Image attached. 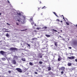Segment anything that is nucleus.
Wrapping results in <instances>:
<instances>
[{
	"label": "nucleus",
	"mask_w": 77,
	"mask_h": 77,
	"mask_svg": "<svg viewBox=\"0 0 77 77\" xmlns=\"http://www.w3.org/2000/svg\"><path fill=\"white\" fill-rule=\"evenodd\" d=\"M10 50L12 51H18V49L17 48L14 47H11L10 48Z\"/></svg>",
	"instance_id": "nucleus-1"
},
{
	"label": "nucleus",
	"mask_w": 77,
	"mask_h": 77,
	"mask_svg": "<svg viewBox=\"0 0 77 77\" xmlns=\"http://www.w3.org/2000/svg\"><path fill=\"white\" fill-rule=\"evenodd\" d=\"M16 70H17V71H18V72H23V71H22V70L21 69H20L19 68H17L16 69Z\"/></svg>",
	"instance_id": "nucleus-2"
},
{
	"label": "nucleus",
	"mask_w": 77,
	"mask_h": 77,
	"mask_svg": "<svg viewBox=\"0 0 77 77\" xmlns=\"http://www.w3.org/2000/svg\"><path fill=\"white\" fill-rule=\"evenodd\" d=\"M68 58L69 59H70V60H72V59H75V57L74 56H72L70 57H68Z\"/></svg>",
	"instance_id": "nucleus-3"
},
{
	"label": "nucleus",
	"mask_w": 77,
	"mask_h": 77,
	"mask_svg": "<svg viewBox=\"0 0 77 77\" xmlns=\"http://www.w3.org/2000/svg\"><path fill=\"white\" fill-rule=\"evenodd\" d=\"M6 52L4 51H0V53L1 54H2V55H4L5 53Z\"/></svg>",
	"instance_id": "nucleus-4"
},
{
	"label": "nucleus",
	"mask_w": 77,
	"mask_h": 77,
	"mask_svg": "<svg viewBox=\"0 0 77 77\" xmlns=\"http://www.w3.org/2000/svg\"><path fill=\"white\" fill-rule=\"evenodd\" d=\"M58 56L59 57V58H58V60L60 62V60H61V59H62V58H61V57H60V56Z\"/></svg>",
	"instance_id": "nucleus-5"
},
{
	"label": "nucleus",
	"mask_w": 77,
	"mask_h": 77,
	"mask_svg": "<svg viewBox=\"0 0 77 77\" xmlns=\"http://www.w3.org/2000/svg\"><path fill=\"white\" fill-rule=\"evenodd\" d=\"M12 63H13V64H14V65H16V63H17L16 61L15 60H12Z\"/></svg>",
	"instance_id": "nucleus-6"
},
{
	"label": "nucleus",
	"mask_w": 77,
	"mask_h": 77,
	"mask_svg": "<svg viewBox=\"0 0 77 77\" xmlns=\"http://www.w3.org/2000/svg\"><path fill=\"white\" fill-rule=\"evenodd\" d=\"M60 70L61 71H64L65 69V67H63L61 68H60Z\"/></svg>",
	"instance_id": "nucleus-7"
},
{
	"label": "nucleus",
	"mask_w": 77,
	"mask_h": 77,
	"mask_svg": "<svg viewBox=\"0 0 77 77\" xmlns=\"http://www.w3.org/2000/svg\"><path fill=\"white\" fill-rule=\"evenodd\" d=\"M54 44H55V45L57 47V45H57V42H54Z\"/></svg>",
	"instance_id": "nucleus-8"
},
{
	"label": "nucleus",
	"mask_w": 77,
	"mask_h": 77,
	"mask_svg": "<svg viewBox=\"0 0 77 77\" xmlns=\"http://www.w3.org/2000/svg\"><path fill=\"white\" fill-rule=\"evenodd\" d=\"M38 56H40V58H42V56L41 55V53H39Z\"/></svg>",
	"instance_id": "nucleus-9"
},
{
	"label": "nucleus",
	"mask_w": 77,
	"mask_h": 77,
	"mask_svg": "<svg viewBox=\"0 0 77 77\" xmlns=\"http://www.w3.org/2000/svg\"><path fill=\"white\" fill-rule=\"evenodd\" d=\"M14 59H18V57L17 56H14Z\"/></svg>",
	"instance_id": "nucleus-10"
},
{
	"label": "nucleus",
	"mask_w": 77,
	"mask_h": 77,
	"mask_svg": "<svg viewBox=\"0 0 77 77\" xmlns=\"http://www.w3.org/2000/svg\"><path fill=\"white\" fill-rule=\"evenodd\" d=\"M72 65V64L71 63H68L67 65L69 66H70Z\"/></svg>",
	"instance_id": "nucleus-11"
},
{
	"label": "nucleus",
	"mask_w": 77,
	"mask_h": 77,
	"mask_svg": "<svg viewBox=\"0 0 77 77\" xmlns=\"http://www.w3.org/2000/svg\"><path fill=\"white\" fill-rule=\"evenodd\" d=\"M45 36H46V37H47V38H49V37H50V35H49L46 34Z\"/></svg>",
	"instance_id": "nucleus-12"
},
{
	"label": "nucleus",
	"mask_w": 77,
	"mask_h": 77,
	"mask_svg": "<svg viewBox=\"0 0 77 77\" xmlns=\"http://www.w3.org/2000/svg\"><path fill=\"white\" fill-rule=\"evenodd\" d=\"M21 60H22L23 62H25L26 61V59H25V58H22L21 59Z\"/></svg>",
	"instance_id": "nucleus-13"
},
{
	"label": "nucleus",
	"mask_w": 77,
	"mask_h": 77,
	"mask_svg": "<svg viewBox=\"0 0 77 77\" xmlns=\"http://www.w3.org/2000/svg\"><path fill=\"white\" fill-rule=\"evenodd\" d=\"M48 71H50L51 70V67L49 66L48 67Z\"/></svg>",
	"instance_id": "nucleus-14"
},
{
	"label": "nucleus",
	"mask_w": 77,
	"mask_h": 77,
	"mask_svg": "<svg viewBox=\"0 0 77 77\" xmlns=\"http://www.w3.org/2000/svg\"><path fill=\"white\" fill-rule=\"evenodd\" d=\"M53 13L54 14V15H56V16L57 17H58L59 18V17L58 16H57V14H56V12H54Z\"/></svg>",
	"instance_id": "nucleus-15"
},
{
	"label": "nucleus",
	"mask_w": 77,
	"mask_h": 77,
	"mask_svg": "<svg viewBox=\"0 0 77 77\" xmlns=\"http://www.w3.org/2000/svg\"><path fill=\"white\" fill-rule=\"evenodd\" d=\"M2 60L5 61V60H6V58H2Z\"/></svg>",
	"instance_id": "nucleus-16"
},
{
	"label": "nucleus",
	"mask_w": 77,
	"mask_h": 77,
	"mask_svg": "<svg viewBox=\"0 0 77 77\" xmlns=\"http://www.w3.org/2000/svg\"><path fill=\"white\" fill-rule=\"evenodd\" d=\"M25 44H26V45H27L29 47H30V45L28 44V43H25Z\"/></svg>",
	"instance_id": "nucleus-17"
},
{
	"label": "nucleus",
	"mask_w": 77,
	"mask_h": 77,
	"mask_svg": "<svg viewBox=\"0 0 77 77\" xmlns=\"http://www.w3.org/2000/svg\"><path fill=\"white\" fill-rule=\"evenodd\" d=\"M61 17H63V19L65 21H66L65 19V18H64V17L63 16V15H62L61 16Z\"/></svg>",
	"instance_id": "nucleus-18"
},
{
	"label": "nucleus",
	"mask_w": 77,
	"mask_h": 77,
	"mask_svg": "<svg viewBox=\"0 0 77 77\" xmlns=\"http://www.w3.org/2000/svg\"><path fill=\"white\" fill-rule=\"evenodd\" d=\"M29 64L30 65H31V66H32V65H33V63H32L31 62H29Z\"/></svg>",
	"instance_id": "nucleus-19"
},
{
	"label": "nucleus",
	"mask_w": 77,
	"mask_h": 77,
	"mask_svg": "<svg viewBox=\"0 0 77 77\" xmlns=\"http://www.w3.org/2000/svg\"><path fill=\"white\" fill-rule=\"evenodd\" d=\"M41 29V27H38V28H36V29H37V30H39V29Z\"/></svg>",
	"instance_id": "nucleus-20"
},
{
	"label": "nucleus",
	"mask_w": 77,
	"mask_h": 77,
	"mask_svg": "<svg viewBox=\"0 0 77 77\" xmlns=\"http://www.w3.org/2000/svg\"><path fill=\"white\" fill-rule=\"evenodd\" d=\"M39 64H42L43 62L42 61H39Z\"/></svg>",
	"instance_id": "nucleus-21"
},
{
	"label": "nucleus",
	"mask_w": 77,
	"mask_h": 77,
	"mask_svg": "<svg viewBox=\"0 0 77 77\" xmlns=\"http://www.w3.org/2000/svg\"><path fill=\"white\" fill-rule=\"evenodd\" d=\"M66 24H67V25H68V26H69V23H68V22H66Z\"/></svg>",
	"instance_id": "nucleus-22"
},
{
	"label": "nucleus",
	"mask_w": 77,
	"mask_h": 77,
	"mask_svg": "<svg viewBox=\"0 0 77 77\" xmlns=\"http://www.w3.org/2000/svg\"><path fill=\"white\" fill-rule=\"evenodd\" d=\"M5 35L6 36H7V37H8V36H9V34L8 33H7Z\"/></svg>",
	"instance_id": "nucleus-23"
},
{
	"label": "nucleus",
	"mask_w": 77,
	"mask_h": 77,
	"mask_svg": "<svg viewBox=\"0 0 77 77\" xmlns=\"http://www.w3.org/2000/svg\"><path fill=\"white\" fill-rule=\"evenodd\" d=\"M32 40H35V39H37V38H33L32 39Z\"/></svg>",
	"instance_id": "nucleus-24"
},
{
	"label": "nucleus",
	"mask_w": 77,
	"mask_h": 77,
	"mask_svg": "<svg viewBox=\"0 0 77 77\" xmlns=\"http://www.w3.org/2000/svg\"><path fill=\"white\" fill-rule=\"evenodd\" d=\"M42 9H46V7H45V6H44L43 7H42Z\"/></svg>",
	"instance_id": "nucleus-25"
},
{
	"label": "nucleus",
	"mask_w": 77,
	"mask_h": 77,
	"mask_svg": "<svg viewBox=\"0 0 77 77\" xmlns=\"http://www.w3.org/2000/svg\"><path fill=\"white\" fill-rule=\"evenodd\" d=\"M52 30H53L55 32H57V30H56L55 29H53Z\"/></svg>",
	"instance_id": "nucleus-26"
},
{
	"label": "nucleus",
	"mask_w": 77,
	"mask_h": 77,
	"mask_svg": "<svg viewBox=\"0 0 77 77\" xmlns=\"http://www.w3.org/2000/svg\"><path fill=\"white\" fill-rule=\"evenodd\" d=\"M27 30V29H24V30H21V32H23V31H25L26 30Z\"/></svg>",
	"instance_id": "nucleus-27"
},
{
	"label": "nucleus",
	"mask_w": 77,
	"mask_h": 77,
	"mask_svg": "<svg viewBox=\"0 0 77 77\" xmlns=\"http://www.w3.org/2000/svg\"><path fill=\"white\" fill-rule=\"evenodd\" d=\"M61 73L62 75L63 74V71H61Z\"/></svg>",
	"instance_id": "nucleus-28"
},
{
	"label": "nucleus",
	"mask_w": 77,
	"mask_h": 77,
	"mask_svg": "<svg viewBox=\"0 0 77 77\" xmlns=\"http://www.w3.org/2000/svg\"><path fill=\"white\" fill-rule=\"evenodd\" d=\"M17 21H19V22H20V21H21V20H20V19H18V20H17Z\"/></svg>",
	"instance_id": "nucleus-29"
},
{
	"label": "nucleus",
	"mask_w": 77,
	"mask_h": 77,
	"mask_svg": "<svg viewBox=\"0 0 77 77\" xmlns=\"http://www.w3.org/2000/svg\"><path fill=\"white\" fill-rule=\"evenodd\" d=\"M43 28H44V29H47V26H45V27H43Z\"/></svg>",
	"instance_id": "nucleus-30"
},
{
	"label": "nucleus",
	"mask_w": 77,
	"mask_h": 77,
	"mask_svg": "<svg viewBox=\"0 0 77 77\" xmlns=\"http://www.w3.org/2000/svg\"><path fill=\"white\" fill-rule=\"evenodd\" d=\"M16 24L17 25V26H18L19 25V23H18L17 22H16Z\"/></svg>",
	"instance_id": "nucleus-31"
},
{
	"label": "nucleus",
	"mask_w": 77,
	"mask_h": 77,
	"mask_svg": "<svg viewBox=\"0 0 77 77\" xmlns=\"http://www.w3.org/2000/svg\"><path fill=\"white\" fill-rule=\"evenodd\" d=\"M35 74H38V72H34Z\"/></svg>",
	"instance_id": "nucleus-32"
},
{
	"label": "nucleus",
	"mask_w": 77,
	"mask_h": 77,
	"mask_svg": "<svg viewBox=\"0 0 77 77\" xmlns=\"http://www.w3.org/2000/svg\"><path fill=\"white\" fill-rule=\"evenodd\" d=\"M56 21H60V20H59V19H57Z\"/></svg>",
	"instance_id": "nucleus-33"
},
{
	"label": "nucleus",
	"mask_w": 77,
	"mask_h": 77,
	"mask_svg": "<svg viewBox=\"0 0 77 77\" xmlns=\"http://www.w3.org/2000/svg\"><path fill=\"white\" fill-rule=\"evenodd\" d=\"M9 73H11V71H8Z\"/></svg>",
	"instance_id": "nucleus-34"
},
{
	"label": "nucleus",
	"mask_w": 77,
	"mask_h": 77,
	"mask_svg": "<svg viewBox=\"0 0 77 77\" xmlns=\"http://www.w3.org/2000/svg\"><path fill=\"white\" fill-rule=\"evenodd\" d=\"M34 22H33L32 23H31V24H32V25H33V24H34Z\"/></svg>",
	"instance_id": "nucleus-35"
},
{
	"label": "nucleus",
	"mask_w": 77,
	"mask_h": 77,
	"mask_svg": "<svg viewBox=\"0 0 77 77\" xmlns=\"http://www.w3.org/2000/svg\"><path fill=\"white\" fill-rule=\"evenodd\" d=\"M72 47H69V49H71V48H72Z\"/></svg>",
	"instance_id": "nucleus-36"
},
{
	"label": "nucleus",
	"mask_w": 77,
	"mask_h": 77,
	"mask_svg": "<svg viewBox=\"0 0 77 77\" xmlns=\"http://www.w3.org/2000/svg\"><path fill=\"white\" fill-rule=\"evenodd\" d=\"M30 20L31 21H33V19L32 18H30Z\"/></svg>",
	"instance_id": "nucleus-37"
},
{
	"label": "nucleus",
	"mask_w": 77,
	"mask_h": 77,
	"mask_svg": "<svg viewBox=\"0 0 77 77\" xmlns=\"http://www.w3.org/2000/svg\"><path fill=\"white\" fill-rule=\"evenodd\" d=\"M75 60L76 62H77V59H75Z\"/></svg>",
	"instance_id": "nucleus-38"
},
{
	"label": "nucleus",
	"mask_w": 77,
	"mask_h": 77,
	"mask_svg": "<svg viewBox=\"0 0 77 77\" xmlns=\"http://www.w3.org/2000/svg\"><path fill=\"white\" fill-rule=\"evenodd\" d=\"M8 3H10V2H9V1H8Z\"/></svg>",
	"instance_id": "nucleus-39"
},
{
	"label": "nucleus",
	"mask_w": 77,
	"mask_h": 77,
	"mask_svg": "<svg viewBox=\"0 0 77 77\" xmlns=\"http://www.w3.org/2000/svg\"><path fill=\"white\" fill-rule=\"evenodd\" d=\"M19 15H21V13H20Z\"/></svg>",
	"instance_id": "nucleus-40"
},
{
	"label": "nucleus",
	"mask_w": 77,
	"mask_h": 77,
	"mask_svg": "<svg viewBox=\"0 0 77 77\" xmlns=\"http://www.w3.org/2000/svg\"><path fill=\"white\" fill-rule=\"evenodd\" d=\"M7 24H8V25H9V26H10V25L8 23H7Z\"/></svg>",
	"instance_id": "nucleus-41"
},
{
	"label": "nucleus",
	"mask_w": 77,
	"mask_h": 77,
	"mask_svg": "<svg viewBox=\"0 0 77 77\" xmlns=\"http://www.w3.org/2000/svg\"><path fill=\"white\" fill-rule=\"evenodd\" d=\"M39 9H40V8H38V11H39Z\"/></svg>",
	"instance_id": "nucleus-42"
},
{
	"label": "nucleus",
	"mask_w": 77,
	"mask_h": 77,
	"mask_svg": "<svg viewBox=\"0 0 77 77\" xmlns=\"http://www.w3.org/2000/svg\"><path fill=\"white\" fill-rule=\"evenodd\" d=\"M60 22H61V23H62L63 22V21H62V20H61L60 21Z\"/></svg>",
	"instance_id": "nucleus-43"
},
{
	"label": "nucleus",
	"mask_w": 77,
	"mask_h": 77,
	"mask_svg": "<svg viewBox=\"0 0 77 77\" xmlns=\"http://www.w3.org/2000/svg\"><path fill=\"white\" fill-rule=\"evenodd\" d=\"M35 26H36V24H35Z\"/></svg>",
	"instance_id": "nucleus-44"
},
{
	"label": "nucleus",
	"mask_w": 77,
	"mask_h": 77,
	"mask_svg": "<svg viewBox=\"0 0 77 77\" xmlns=\"http://www.w3.org/2000/svg\"><path fill=\"white\" fill-rule=\"evenodd\" d=\"M2 15V13H0V15Z\"/></svg>",
	"instance_id": "nucleus-45"
},
{
	"label": "nucleus",
	"mask_w": 77,
	"mask_h": 77,
	"mask_svg": "<svg viewBox=\"0 0 77 77\" xmlns=\"http://www.w3.org/2000/svg\"><path fill=\"white\" fill-rule=\"evenodd\" d=\"M6 32H9V31H6Z\"/></svg>",
	"instance_id": "nucleus-46"
},
{
	"label": "nucleus",
	"mask_w": 77,
	"mask_h": 77,
	"mask_svg": "<svg viewBox=\"0 0 77 77\" xmlns=\"http://www.w3.org/2000/svg\"><path fill=\"white\" fill-rule=\"evenodd\" d=\"M40 3H41V1H40Z\"/></svg>",
	"instance_id": "nucleus-47"
},
{
	"label": "nucleus",
	"mask_w": 77,
	"mask_h": 77,
	"mask_svg": "<svg viewBox=\"0 0 77 77\" xmlns=\"http://www.w3.org/2000/svg\"><path fill=\"white\" fill-rule=\"evenodd\" d=\"M66 20H68V19H67V18H66Z\"/></svg>",
	"instance_id": "nucleus-48"
},
{
	"label": "nucleus",
	"mask_w": 77,
	"mask_h": 77,
	"mask_svg": "<svg viewBox=\"0 0 77 77\" xmlns=\"http://www.w3.org/2000/svg\"><path fill=\"white\" fill-rule=\"evenodd\" d=\"M2 77V75H0V77Z\"/></svg>",
	"instance_id": "nucleus-49"
},
{
	"label": "nucleus",
	"mask_w": 77,
	"mask_h": 77,
	"mask_svg": "<svg viewBox=\"0 0 77 77\" xmlns=\"http://www.w3.org/2000/svg\"><path fill=\"white\" fill-rule=\"evenodd\" d=\"M41 15H42V14H41Z\"/></svg>",
	"instance_id": "nucleus-50"
},
{
	"label": "nucleus",
	"mask_w": 77,
	"mask_h": 77,
	"mask_svg": "<svg viewBox=\"0 0 77 77\" xmlns=\"http://www.w3.org/2000/svg\"><path fill=\"white\" fill-rule=\"evenodd\" d=\"M43 49H45V48H43Z\"/></svg>",
	"instance_id": "nucleus-51"
},
{
	"label": "nucleus",
	"mask_w": 77,
	"mask_h": 77,
	"mask_svg": "<svg viewBox=\"0 0 77 77\" xmlns=\"http://www.w3.org/2000/svg\"><path fill=\"white\" fill-rule=\"evenodd\" d=\"M61 32H62V30H61Z\"/></svg>",
	"instance_id": "nucleus-52"
},
{
	"label": "nucleus",
	"mask_w": 77,
	"mask_h": 77,
	"mask_svg": "<svg viewBox=\"0 0 77 77\" xmlns=\"http://www.w3.org/2000/svg\"><path fill=\"white\" fill-rule=\"evenodd\" d=\"M58 33H60L59 32H58Z\"/></svg>",
	"instance_id": "nucleus-53"
},
{
	"label": "nucleus",
	"mask_w": 77,
	"mask_h": 77,
	"mask_svg": "<svg viewBox=\"0 0 77 77\" xmlns=\"http://www.w3.org/2000/svg\"><path fill=\"white\" fill-rule=\"evenodd\" d=\"M1 41H0V42H1Z\"/></svg>",
	"instance_id": "nucleus-54"
},
{
	"label": "nucleus",
	"mask_w": 77,
	"mask_h": 77,
	"mask_svg": "<svg viewBox=\"0 0 77 77\" xmlns=\"http://www.w3.org/2000/svg\"><path fill=\"white\" fill-rule=\"evenodd\" d=\"M76 26L77 27V25H76Z\"/></svg>",
	"instance_id": "nucleus-55"
},
{
	"label": "nucleus",
	"mask_w": 77,
	"mask_h": 77,
	"mask_svg": "<svg viewBox=\"0 0 77 77\" xmlns=\"http://www.w3.org/2000/svg\"><path fill=\"white\" fill-rule=\"evenodd\" d=\"M35 32H36V31L35 30Z\"/></svg>",
	"instance_id": "nucleus-56"
},
{
	"label": "nucleus",
	"mask_w": 77,
	"mask_h": 77,
	"mask_svg": "<svg viewBox=\"0 0 77 77\" xmlns=\"http://www.w3.org/2000/svg\"><path fill=\"white\" fill-rule=\"evenodd\" d=\"M68 39V40L69 41V39Z\"/></svg>",
	"instance_id": "nucleus-57"
}]
</instances>
